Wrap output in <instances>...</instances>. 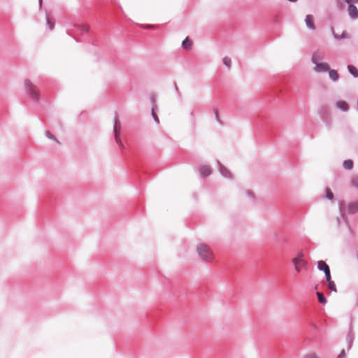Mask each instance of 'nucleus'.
<instances>
[{"label":"nucleus","instance_id":"f257e3e1","mask_svg":"<svg viewBox=\"0 0 358 358\" xmlns=\"http://www.w3.org/2000/svg\"><path fill=\"white\" fill-rule=\"evenodd\" d=\"M292 264L297 272H301L302 269L306 270L308 268V263L303 259V253L301 251L298 252L296 257L292 259Z\"/></svg>","mask_w":358,"mask_h":358},{"label":"nucleus","instance_id":"f03ea898","mask_svg":"<svg viewBox=\"0 0 358 358\" xmlns=\"http://www.w3.org/2000/svg\"><path fill=\"white\" fill-rule=\"evenodd\" d=\"M197 252L201 258L206 262L213 260V255L209 252L208 245L206 243H200L197 246Z\"/></svg>","mask_w":358,"mask_h":358},{"label":"nucleus","instance_id":"7ed1b4c3","mask_svg":"<svg viewBox=\"0 0 358 358\" xmlns=\"http://www.w3.org/2000/svg\"><path fill=\"white\" fill-rule=\"evenodd\" d=\"M24 85L27 93L33 98L35 102L38 103L41 100L40 94L34 89V85L31 80L26 79L24 80Z\"/></svg>","mask_w":358,"mask_h":358},{"label":"nucleus","instance_id":"20e7f679","mask_svg":"<svg viewBox=\"0 0 358 358\" xmlns=\"http://www.w3.org/2000/svg\"><path fill=\"white\" fill-rule=\"evenodd\" d=\"M120 128H121V123L117 117V113H115V115L114 117L113 133H114V136H115L117 143L121 148L123 146V145H122V143L120 139Z\"/></svg>","mask_w":358,"mask_h":358},{"label":"nucleus","instance_id":"39448f33","mask_svg":"<svg viewBox=\"0 0 358 358\" xmlns=\"http://www.w3.org/2000/svg\"><path fill=\"white\" fill-rule=\"evenodd\" d=\"M71 31L76 34L85 35L89 33L90 27L85 24H74L73 29L66 31L69 35H71Z\"/></svg>","mask_w":358,"mask_h":358},{"label":"nucleus","instance_id":"423d86ee","mask_svg":"<svg viewBox=\"0 0 358 358\" xmlns=\"http://www.w3.org/2000/svg\"><path fill=\"white\" fill-rule=\"evenodd\" d=\"M218 171L220 175L227 179H231L233 176L229 170H228L220 161H217Z\"/></svg>","mask_w":358,"mask_h":358},{"label":"nucleus","instance_id":"0eeeda50","mask_svg":"<svg viewBox=\"0 0 358 358\" xmlns=\"http://www.w3.org/2000/svg\"><path fill=\"white\" fill-rule=\"evenodd\" d=\"M348 13L352 20L358 18V8L354 4L350 3V5H348Z\"/></svg>","mask_w":358,"mask_h":358},{"label":"nucleus","instance_id":"6e6552de","mask_svg":"<svg viewBox=\"0 0 358 358\" xmlns=\"http://www.w3.org/2000/svg\"><path fill=\"white\" fill-rule=\"evenodd\" d=\"M330 69V66L327 62H319L316 64L315 71L318 73L328 72Z\"/></svg>","mask_w":358,"mask_h":358},{"label":"nucleus","instance_id":"1a4fd4ad","mask_svg":"<svg viewBox=\"0 0 358 358\" xmlns=\"http://www.w3.org/2000/svg\"><path fill=\"white\" fill-rule=\"evenodd\" d=\"M305 22L308 29L315 30L316 29L314 22V17L312 15L308 14L306 16Z\"/></svg>","mask_w":358,"mask_h":358},{"label":"nucleus","instance_id":"9d476101","mask_svg":"<svg viewBox=\"0 0 358 358\" xmlns=\"http://www.w3.org/2000/svg\"><path fill=\"white\" fill-rule=\"evenodd\" d=\"M336 107L342 112H348L350 109L349 104L343 100L337 101Z\"/></svg>","mask_w":358,"mask_h":358},{"label":"nucleus","instance_id":"9b49d317","mask_svg":"<svg viewBox=\"0 0 358 358\" xmlns=\"http://www.w3.org/2000/svg\"><path fill=\"white\" fill-rule=\"evenodd\" d=\"M199 173L201 177H208L212 173V171L210 166L206 165H201L199 167Z\"/></svg>","mask_w":358,"mask_h":358},{"label":"nucleus","instance_id":"f8f14e48","mask_svg":"<svg viewBox=\"0 0 358 358\" xmlns=\"http://www.w3.org/2000/svg\"><path fill=\"white\" fill-rule=\"evenodd\" d=\"M331 33H332V35H333L334 38L336 40L339 41V40L346 39V38H350V35L346 31H343L341 35L336 34L334 32V30L333 28L331 29Z\"/></svg>","mask_w":358,"mask_h":358},{"label":"nucleus","instance_id":"ddd939ff","mask_svg":"<svg viewBox=\"0 0 358 358\" xmlns=\"http://www.w3.org/2000/svg\"><path fill=\"white\" fill-rule=\"evenodd\" d=\"M349 214H355L358 212V201L351 202L348 205Z\"/></svg>","mask_w":358,"mask_h":358},{"label":"nucleus","instance_id":"4468645a","mask_svg":"<svg viewBox=\"0 0 358 358\" xmlns=\"http://www.w3.org/2000/svg\"><path fill=\"white\" fill-rule=\"evenodd\" d=\"M317 268L324 273L330 271L329 266L323 260H320L317 262Z\"/></svg>","mask_w":358,"mask_h":358},{"label":"nucleus","instance_id":"2eb2a0df","mask_svg":"<svg viewBox=\"0 0 358 358\" xmlns=\"http://www.w3.org/2000/svg\"><path fill=\"white\" fill-rule=\"evenodd\" d=\"M192 41L189 38V36H187L182 42V48L184 50H189L192 47Z\"/></svg>","mask_w":358,"mask_h":358},{"label":"nucleus","instance_id":"dca6fc26","mask_svg":"<svg viewBox=\"0 0 358 358\" xmlns=\"http://www.w3.org/2000/svg\"><path fill=\"white\" fill-rule=\"evenodd\" d=\"M328 73H329V78L333 82H336L337 80H338V79H339V74H338V71L336 70L331 69L330 68L329 70L328 71Z\"/></svg>","mask_w":358,"mask_h":358},{"label":"nucleus","instance_id":"f3484780","mask_svg":"<svg viewBox=\"0 0 358 358\" xmlns=\"http://www.w3.org/2000/svg\"><path fill=\"white\" fill-rule=\"evenodd\" d=\"M46 25L50 30H52L55 28V20L53 17H50L48 14L46 13Z\"/></svg>","mask_w":358,"mask_h":358},{"label":"nucleus","instance_id":"a211bd4d","mask_svg":"<svg viewBox=\"0 0 358 358\" xmlns=\"http://www.w3.org/2000/svg\"><path fill=\"white\" fill-rule=\"evenodd\" d=\"M348 70L349 71V73L355 78H358V69H357L356 66H355L354 65L352 64H348Z\"/></svg>","mask_w":358,"mask_h":358},{"label":"nucleus","instance_id":"6ab92c4d","mask_svg":"<svg viewBox=\"0 0 358 358\" xmlns=\"http://www.w3.org/2000/svg\"><path fill=\"white\" fill-rule=\"evenodd\" d=\"M343 166L345 169L350 171L354 167V162L353 160L348 159L343 161Z\"/></svg>","mask_w":358,"mask_h":358},{"label":"nucleus","instance_id":"aec40b11","mask_svg":"<svg viewBox=\"0 0 358 358\" xmlns=\"http://www.w3.org/2000/svg\"><path fill=\"white\" fill-rule=\"evenodd\" d=\"M157 111H158L157 106H153V107H152V108H151V115H152L155 122H157V124H159V119L157 115Z\"/></svg>","mask_w":358,"mask_h":358},{"label":"nucleus","instance_id":"412c9836","mask_svg":"<svg viewBox=\"0 0 358 358\" xmlns=\"http://www.w3.org/2000/svg\"><path fill=\"white\" fill-rule=\"evenodd\" d=\"M316 296L317 297V299H318V301L324 305L327 303V298L326 296L324 295L323 293L320 292H316Z\"/></svg>","mask_w":358,"mask_h":358},{"label":"nucleus","instance_id":"4be33fe9","mask_svg":"<svg viewBox=\"0 0 358 358\" xmlns=\"http://www.w3.org/2000/svg\"><path fill=\"white\" fill-rule=\"evenodd\" d=\"M324 196L329 201H333L334 199V193L329 187H327L325 189Z\"/></svg>","mask_w":358,"mask_h":358},{"label":"nucleus","instance_id":"5701e85b","mask_svg":"<svg viewBox=\"0 0 358 358\" xmlns=\"http://www.w3.org/2000/svg\"><path fill=\"white\" fill-rule=\"evenodd\" d=\"M352 328H353L352 327V322L351 321L350 324L349 325V332L346 336L347 341H354L355 336L352 335Z\"/></svg>","mask_w":358,"mask_h":358},{"label":"nucleus","instance_id":"b1692460","mask_svg":"<svg viewBox=\"0 0 358 358\" xmlns=\"http://www.w3.org/2000/svg\"><path fill=\"white\" fill-rule=\"evenodd\" d=\"M322 57L321 56H320L317 52H313V54L312 55L311 61L314 64L316 65V64H318L319 61L322 60Z\"/></svg>","mask_w":358,"mask_h":358},{"label":"nucleus","instance_id":"393cba45","mask_svg":"<svg viewBox=\"0 0 358 358\" xmlns=\"http://www.w3.org/2000/svg\"><path fill=\"white\" fill-rule=\"evenodd\" d=\"M45 135L47 138L56 141L57 143H59V141H58V139L50 131H45Z\"/></svg>","mask_w":358,"mask_h":358},{"label":"nucleus","instance_id":"a878e982","mask_svg":"<svg viewBox=\"0 0 358 358\" xmlns=\"http://www.w3.org/2000/svg\"><path fill=\"white\" fill-rule=\"evenodd\" d=\"M222 62H223V64L228 68V69H230L231 68V59L226 56L223 58L222 59Z\"/></svg>","mask_w":358,"mask_h":358},{"label":"nucleus","instance_id":"bb28decb","mask_svg":"<svg viewBox=\"0 0 358 358\" xmlns=\"http://www.w3.org/2000/svg\"><path fill=\"white\" fill-rule=\"evenodd\" d=\"M213 113H214V115H215V120L216 121L220 124H222V122L220 117V115H219V112H218V110L217 108H214L213 109Z\"/></svg>","mask_w":358,"mask_h":358},{"label":"nucleus","instance_id":"cd10ccee","mask_svg":"<svg viewBox=\"0 0 358 358\" xmlns=\"http://www.w3.org/2000/svg\"><path fill=\"white\" fill-rule=\"evenodd\" d=\"M327 284H328L329 287L331 292H337V288H336V284L334 281L329 282Z\"/></svg>","mask_w":358,"mask_h":358},{"label":"nucleus","instance_id":"c85d7f7f","mask_svg":"<svg viewBox=\"0 0 358 358\" xmlns=\"http://www.w3.org/2000/svg\"><path fill=\"white\" fill-rule=\"evenodd\" d=\"M351 183L352 186L358 188V176L352 178Z\"/></svg>","mask_w":358,"mask_h":358},{"label":"nucleus","instance_id":"c756f323","mask_svg":"<svg viewBox=\"0 0 358 358\" xmlns=\"http://www.w3.org/2000/svg\"><path fill=\"white\" fill-rule=\"evenodd\" d=\"M324 275H325V279H326V281L328 283L329 282H331L333 281L331 280V270L324 273Z\"/></svg>","mask_w":358,"mask_h":358},{"label":"nucleus","instance_id":"7c9ffc66","mask_svg":"<svg viewBox=\"0 0 358 358\" xmlns=\"http://www.w3.org/2000/svg\"><path fill=\"white\" fill-rule=\"evenodd\" d=\"M155 25L154 24H141V27L143 29H153L155 27Z\"/></svg>","mask_w":358,"mask_h":358},{"label":"nucleus","instance_id":"2f4dec72","mask_svg":"<svg viewBox=\"0 0 358 358\" xmlns=\"http://www.w3.org/2000/svg\"><path fill=\"white\" fill-rule=\"evenodd\" d=\"M245 193L249 197H250L252 199H253V201L255 200V195L252 191L248 189L245 191Z\"/></svg>","mask_w":358,"mask_h":358},{"label":"nucleus","instance_id":"473e14b6","mask_svg":"<svg viewBox=\"0 0 358 358\" xmlns=\"http://www.w3.org/2000/svg\"><path fill=\"white\" fill-rule=\"evenodd\" d=\"M150 103H151L152 107H153V106H157L156 97H155V94H152L150 96Z\"/></svg>","mask_w":358,"mask_h":358},{"label":"nucleus","instance_id":"72a5a7b5","mask_svg":"<svg viewBox=\"0 0 358 358\" xmlns=\"http://www.w3.org/2000/svg\"><path fill=\"white\" fill-rule=\"evenodd\" d=\"M346 355V353H345V350H341L340 353L338 354V355L337 356V358H344Z\"/></svg>","mask_w":358,"mask_h":358},{"label":"nucleus","instance_id":"f704fd0d","mask_svg":"<svg viewBox=\"0 0 358 358\" xmlns=\"http://www.w3.org/2000/svg\"><path fill=\"white\" fill-rule=\"evenodd\" d=\"M344 2L350 5V3L354 4L358 3V0H344Z\"/></svg>","mask_w":358,"mask_h":358},{"label":"nucleus","instance_id":"c9c22d12","mask_svg":"<svg viewBox=\"0 0 358 358\" xmlns=\"http://www.w3.org/2000/svg\"><path fill=\"white\" fill-rule=\"evenodd\" d=\"M344 1L342 2L341 1V0H337V6L340 8V9H342L343 7L344 6Z\"/></svg>","mask_w":358,"mask_h":358},{"label":"nucleus","instance_id":"e433bc0d","mask_svg":"<svg viewBox=\"0 0 358 358\" xmlns=\"http://www.w3.org/2000/svg\"><path fill=\"white\" fill-rule=\"evenodd\" d=\"M306 358H319L315 353H311L306 355Z\"/></svg>","mask_w":358,"mask_h":358},{"label":"nucleus","instance_id":"4c0bfd02","mask_svg":"<svg viewBox=\"0 0 358 358\" xmlns=\"http://www.w3.org/2000/svg\"><path fill=\"white\" fill-rule=\"evenodd\" d=\"M352 343H353V341H348V345H347V350H350L352 348Z\"/></svg>","mask_w":358,"mask_h":358},{"label":"nucleus","instance_id":"58836bf2","mask_svg":"<svg viewBox=\"0 0 358 358\" xmlns=\"http://www.w3.org/2000/svg\"><path fill=\"white\" fill-rule=\"evenodd\" d=\"M352 343H353V341H348V345H347V350H350L352 348Z\"/></svg>","mask_w":358,"mask_h":358},{"label":"nucleus","instance_id":"ea45409f","mask_svg":"<svg viewBox=\"0 0 358 358\" xmlns=\"http://www.w3.org/2000/svg\"><path fill=\"white\" fill-rule=\"evenodd\" d=\"M173 86L175 87L176 91L178 93V95L180 96L181 94H180V92L179 91V88H178V85H177L176 82H173Z\"/></svg>","mask_w":358,"mask_h":358},{"label":"nucleus","instance_id":"a19ab883","mask_svg":"<svg viewBox=\"0 0 358 358\" xmlns=\"http://www.w3.org/2000/svg\"><path fill=\"white\" fill-rule=\"evenodd\" d=\"M192 197L194 199H197V194L196 192L192 193Z\"/></svg>","mask_w":358,"mask_h":358},{"label":"nucleus","instance_id":"79ce46f5","mask_svg":"<svg viewBox=\"0 0 358 358\" xmlns=\"http://www.w3.org/2000/svg\"><path fill=\"white\" fill-rule=\"evenodd\" d=\"M312 327L314 330H317V327L315 324H312Z\"/></svg>","mask_w":358,"mask_h":358},{"label":"nucleus","instance_id":"37998d69","mask_svg":"<svg viewBox=\"0 0 358 358\" xmlns=\"http://www.w3.org/2000/svg\"><path fill=\"white\" fill-rule=\"evenodd\" d=\"M38 3H39L40 8H41L42 5H43V0H38Z\"/></svg>","mask_w":358,"mask_h":358},{"label":"nucleus","instance_id":"c03bdc74","mask_svg":"<svg viewBox=\"0 0 358 358\" xmlns=\"http://www.w3.org/2000/svg\"><path fill=\"white\" fill-rule=\"evenodd\" d=\"M288 1H290L292 3H296L298 0H287Z\"/></svg>","mask_w":358,"mask_h":358},{"label":"nucleus","instance_id":"a18cd8bd","mask_svg":"<svg viewBox=\"0 0 358 358\" xmlns=\"http://www.w3.org/2000/svg\"><path fill=\"white\" fill-rule=\"evenodd\" d=\"M314 288H315V289H317V288H318V285H316L315 286V287H314Z\"/></svg>","mask_w":358,"mask_h":358},{"label":"nucleus","instance_id":"49530a36","mask_svg":"<svg viewBox=\"0 0 358 358\" xmlns=\"http://www.w3.org/2000/svg\"><path fill=\"white\" fill-rule=\"evenodd\" d=\"M356 306H358V299H357V301L356 303Z\"/></svg>","mask_w":358,"mask_h":358},{"label":"nucleus","instance_id":"de8ad7c7","mask_svg":"<svg viewBox=\"0 0 358 358\" xmlns=\"http://www.w3.org/2000/svg\"><path fill=\"white\" fill-rule=\"evenodd\" d=\"M76 42H80V41L78 40V39H76Z\"/></svg>","mask_w":358,"mask_h":358},{"label":"nucleus","instance_id":"09e8293b","mask_svg":"<svg viewBox=\"0 0 358 358\" xmlns=\"http://www.w3.org/2000/svg\"><path fill=\"white\" fill-rule=\"evenodd\" d=\"M357 256H358V253H357Z\"/></svg>","mask_w":358,"mask_h":358}]
</instances>
